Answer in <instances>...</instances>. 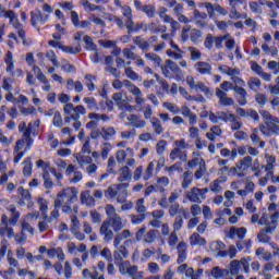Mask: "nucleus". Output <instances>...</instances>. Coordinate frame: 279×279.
I'll return each instance as SVG.
<instances>
[{
  "instance_id": "nucleus-63",
  "label": "nucleus",
  "mask_w": 279,
  "mask_h": 279,
  "mask_svg": "<svg viewBox=\"0 0 279 279\" xmlns=\"http://www.w3.org/2000/svg\"><path fill=\"white\" fill-rule=\"evenodd\" d=\"M82 5H83L85 12H95V11L99 10V7L88 2V0H83Z\"/></svg>"
},
{
  "instance_id": "nucleus-21",
  "label": "nucleus",
  "mask_w": 279,
  "mask_h": 279,
  "mask_svg": "<svg viewBox=\"0 0 279 279\" xmlns=\"http://www.w3.org/2000/svg\"><path fill=\"white\" fill-rule=\"evenodd\" d=\"M216 96L219 99V105L220 106H234V99L228 97V94L219 88L216 89Z\"/></svg>"
},
{
  "instance_id": "nucleus-44",
  "label": "nucleus",
  "mask_w": 279,
  "mask_h": 279,
  "mask_svg": "<svg viewBox=\"0 0 279 279\" xmlns=\"http://www.w3.org/2000/svg\"><path fill=\"white\" fill-rule=\"evenodd\" d=\"M19 131L23 133L24 138H29L33 131V125L31 123L27 126L25 122H21L19 125Z\"/></svg>"
},
{
  "instance_id": "nucleus-7",
  "label": "nucleus",
  "mask_w": 279,
  "mask_h": 279,
  "mask_svg": "<svg viewBox=\"0 0 279 279\" xmlns=\"http://www.w3.org/2000/svg\"><path fill=\"white\" fill-rule=\"evenodd\" d=\"M278 219H279V211L268 215L263 214V216L259 219V226H266V232H274L276 228L278 227Z\"/></svg>"
},
{
  "instance_id": "nucleus-10",
  "label": "nucleus",
  "mask_w": 279,
  "mask_h": 279,
  "mask_svg": "<svg viewBox=\"0 0 279 279\" xmlns=\"http://www.w3.org/2000/svg\"><path fill=\"white\" fill-rule=\"evenodd\" d=\"M112 99L113 101H117V106L120 108V110H125V112H134V106L130 105L132 97L123 98L122 93H117L113 94Z\"/></svg>"
},
{
  "instance_id": "nucleus-19",
  "label": "nucleus",
  "mask_w": 279,
  "mask_h": 279,
  "mask_svg": "<svg viewBox=\"0 0 279 279\" xmlns=\"http://www.w3.org/2000/svg\"><path fill=\"white\" fill-rule=\"evenodd\" d=\"M7 210L8 213H11L10 218L8 217V223L13 227L17 226L19 219H21V211H19L14 205H9Z\"/></svg>"
},
{
  "instance_id": "nucleus-48",
  "label": "nucleus",
  "mask_w": 279,
  "mask_h": 279,
  "mask_svg": "<svg viewBox=\"0 0 279 279\" xmlns=\"http://www.w3.org/2000/svg\"><path fill=\"white\" fill-rule=\"evenodd\" d=\"M169 178L167 177H161L157 180V189L159 191V193H165V189H167V186H169Z\"/></svg>"
},
{
  "instance_id": "nucleus-9",
  "label": "nucleus",
  "mask_w": 279,
  "mask_h": 279,
  "mask_svg": "<svg viewBox=\"0 0 279 279\" xmlns=\"http://www.w3.org/2000/svg\"><path fill=\"white\" fill-rule=\"evenodd\" d=\"M206 193H208L207 187H193L186 193V197L193 204H202V201L206 199Z\"/></svg>"
},
{
  "instance_id": "nucleus-60",
  "label": "nucleus",
  "mask_w": 279,
  "mask_h": 279,
  "mask_svg": "<svg viewBox=\"0 0 279 279\" xmlns=\"http://www.w3.org/2000/svg\"><path fill=\"white\" fill-rule=\"evenodd\" d=\"M84 179V174H82V171H75L72 177H70L69 182L70 184H80L82 180Z\"/></svg>"
},
{
  "instance_id": "nucleus-52",
  "label": "nucleus",
  "mask_w": 279,
  "mask_h": 279,
  "mask_svg": "<svg viewBox=\"0 0 279 279\" xmlns=\"http://www.w3.org/2000/svg\"><path fill=\"white\" fill-rule=\"evenodd\" d=\"M182 155L186 158V151H182L180 148H174L170 153V160H178V158H180V160H184Z\"/></svg>"
},
{
  "instance_id": "nucleus-14",
  "label": "nucleus",
  "mask_w": 279,
  "mask_h": 279,
  "mask_svg": "<svg viewBox=\"0 0 279 279\" xmlns=\"http://www.w3.org/2000/svg\"><path fill=\"white\" fill-rule=\"evenodd\" d=\"M49 21V14H44L40 9H35L31 12V23L33 27H38V25H45Z\"/></svg>"
},
{
  "instance_id": "nucleus-53",
  "label": "nucleus",
  "mask_w": 279,
  "mask_h": 279,
  "mask_svg": "<svg viewBox=\"0 0 279 279\" xmlns=\"http://www.w3.org/2000/svg\"><path fill=\"white\" fill-rule=\"evenodd\" d=\"M37 204L39 206V210L41 213V216L45 217V215H47V211L49 210V206H48L47 201L43 197H39L37 199Z\"/></svg>"
},
{
  "instance_id": "nucleus-64",
  "label": "nucleus",
  "mask_w": 279,
  "mask_h": 279,
  "mask_svg": "<svg viewBox=\"0 0 279 279\" xmlns=\"http://www.w3.org/2000/svg\"><path fill=\"white\" fill-rule=\"evenodd\" d=\"M277 85H268L267 88L270 95H279V76L275 80Z\"/></svg>"
},
{
  "instance_id": "nucleus-54",
  "label": "nucleus",
  "mask_w": 279,
  "mask_h": 279,
  "mask_svg": "<svg viewBox=\"0 0 279 279\" xmlns=\"http://www.w3.org/2000/svg\"><path fill=\"white\" fill-rule=\"evenodd\" d=\"M33 71L37 74V80L41 82V84H47V82H49V80H47V76L45 75V73H43V70H40L39 66L34 65Z\"/></svg>"
},
{
  "instance_id": "nucleus-42",
  "label": "nucleus",
  "mask_w": 279,
  "mask_h": 279,
  "mask_svg": "<svg viewBox=\"0 0 279 279\" xmlns=\"http://www.w3.org/2000/svg\"><path fill=\"white\" fill-rule=\"evenodd\" d=\"M156 255V247H148L142 251V263H147L149 258Z\"/></svg>"
},
{
  "instance_id": "nucleus-25",
  "label": "nucleus",
  "mask_w": 279,
  "mask_h": 279,
  "mask_svg": "<svg viewBox=\"0 0 279 279\" xmlns=\"http://www.w3.org/2000/svg\"><path fill=\"white\" fill-rule=\"evenodd\" d=\"M228 182V177H219L218 179L214 180L210 185H209V190L213 193H221V191L223 190V187L221 186V184Z\"/></svg>"
},
{
  "instance_id": "nucleus-50",
  "label": "nucleus",
  "mask_w": 279,
  "mask_h": 279,
  "mask_svg": "<svg viewBox=\"0 0 279 279\" xmlns=\"http://www.w3.org/2000/svg\"><path fill=\"white\" fill-rule=\"evenodd\" d=\"M247 86L251 88V90H254L255 93L258 92V89L262 86V82L259 81L258 77H252L250 78V81L247 82Z\"/></svg>"
},
{
  "instance_id": "nucleus-18",
  "label": "nucleus",
  "mask_w": 279,
  "mask_h": 279,
  "mask_svg": "<svg viewBox=\"0 0 279 279\" xmlns=\"http://www.w3.org/2000/svg\"><path fill=\"white\" fill-rule=\"evenodd\" d=\"M34 144V140L32 138H22V140H19L16 143H15V147H14V151H29V149H32V145Z\"/></svg>"
},
{
  "instance_id": "nucleus-47",
  "label": "nucleus",
  "mask_w": 279,
  "mask_h": 279,
  "mask_svg": "<svg viewBox=\"0 0 279 279\" xmlns=\"http://www.w3.org/2000/svg\"><path fill=\"white\" fill-rule=\"evenodd\" d=\"M83 101L86 104L88 110H99V105L97 104V99H95V97H85Z\"/></svg>"
},
{
  "instance_id": "nucleus-5",
  "label": "nucleus",
  "mask_w": 279,
  "mask_h": 279,
  "mask_svg": "<svg viewBox=\"0 0 279 279\" xmlns=\"http://www.w3.org/2000/svg\"><path fill=\"white\" fill-rule=\"evenodd\" d=\"M63 112L68 114L65 123H71V121H80V114H86V108L82 105L74 107L73 104H68L63 107Z\"/></svg>"
},
{
  "instance_id": "nucleus-59",
  "label": "nucleus",
  "mask_w": 279,
  "mask_h": 279,
  "mask_svg": "<svg viewBox=\"0 0 279 279\" xmlns=\"http://www.w3.org/2000/svg\"><path fill=\"white\" fill-rule=\"evenodd\" d=\"M12 84H14V78L12 77H4L2 81V88L7 90V93H12Z\"/></svg>"
},
{
  "instance_id": "nucleus-49",
  "label": "nucleus",
  "mask_w": 279,
  "mask_h": 279,
  "mask_svg": "<svg viewBox=\"0 0 279 279\" xmlns=\"http://www.w3.org/2000/svg\"><path fill=\"white\" fill-rule=\"evenodd\" d=\"M142 12H144L148 19H154V16H156V5L146 4L142 8Z\"/></svg>"
},
{
  "instance_id": "nucleus-22",
  "label": "nucleus",
  "mask_w": 279,
  "mask_h": 279,
  "mask_svg": "<svg viewBox=\"0 0 279 279\" xmlns=\"http://www.w3.org/2000/svg\"><path fill=\"white\" fill-rule=\"evenodd\" d=\"M4 64L5 72L9 73V75H11L16 65L14 61V54L10 50H8L7 53L4 54Z\"/></svg>"
},
{
  "instance_id": "nucleus-16",
  "label": "nucleus",
  "mask_w": 279,
  "mask_h": 279,
  "mask_svg": "<svg viewBox=\"0 0 279 279\" xmlns=\"http://www.w3.org/2000/svg\"><path fill=\"white\" fill-rule=\"evenodd\" d=\"M276 156L270 154H265V162L266 165L263 166V169L266 172V178H269L276 170Z\"/></svg>"
},
{
  "instance_id": "nucleus-33",
  "label": "nucleus",
  "mask_w": 279,
  "mask_h": 279,
  "mask_svg": "<svg viewBox=\"0 0 279 279\" xmlns=\"http://www.w3.org/2000/svg\"><path fill=\"white\" fill-rule=\"evenodd\" d=\"M256 256H258L259 260H269L274 259V254L271 252H266L264 247H259L255 251Z\"/></svg>"
},
{
  "instance_id": "nucleus-57",
  "label": "nucleus",
  "mask_w": 279,
  "mask_h": 279,
  "mask_svg": "<svg viewBox=\"0 0 279 279\" xmlns=\"http://www.w3.org/2000/svg\"><path fill=\"white\" fill-rule=\"evenodd\" d=\"M61 51H63V53H72L73 56H75V53H80V51H82V47L76 46H62L61 47Z\"/></svg>"
},
{
  "instance_id": "nucleus-38",
  "label": "nucleus",
  "mask_w": 279,
  "mask_h": 279,
  "mask_svg": "<svg viewBox=\"0 0 279 279\" xmlns=\"http://www.w3.org/2000/svg\"><path fill=\"white\" fill-rule=\"evenodd\" d=\"M124 73L129 80H132V82H143V77L132 68H125Z\"/></svg>"
},
{
  "instance_id": "nucleus-13",
  "label": "nucleus",
  "mask_w": 279,
  "mask_h": 279,
  "mask_svg": "<svg viewBox=\"0 0 279 279\" xmlns=\"http://www.w3.org/2000/svg\"><path fill=\"white\" fill-rule=\"evenodd\" d=\"M14 229L8 223V215L2 214L0 219V236H5L7 239H14Z\"/></svg>"
},
{
  "instance_id": "nucleus-27",
  "label": "nucleus",
  "mask_w": 279,
  "mask_h": 279,
  "mask_svg": "<svg viewBox=\"0 0 279 279\" xmlns=\"http://www.w3.org/2000/svg\"><path fill=\"white\" fill-rule=\"evenodd\" d=\"M229 5H231V11L229 14L230 19L235 21H239V19H247L246 13L241 14L239 11H236V0H229Z\"/></svg>"
},
{
  "instance_id": "nucleus-29",
  "label": "nucleus",
  "mask_w": 279,
  "mask_h": 279,
  "mask_svg": "<svg viewBox=\"0 0 279 279\" xmlns=\"http://www.w3.org/2000/svg\"><path fill=\"white\" fill-rule=\"evenodd\" d=\"M229 274H230V270L223 269L219 266L214 267L210 271L211 278H215V279L226 278L227 276H229Z\"/></svg>"
},
{
  "instance_id": "nucleus-56",
  "label": "nucleus",
  "mask_w": 279,
  "mask_h": 279,
  "mask_svg": "<svg viewBox=\"0 0 279 279\" xmlns=\"http://www.w3.org/2000/svg\"><path fill=\"white\" fill-rule=\"evenodd\" d=\"M229 271H230L231 276L239 275V271H241V262L232 260L230 264Z\"/></svg>"
},
{
  "instance_id": "nucleus-20",
  "label": "nucleus",
  "mask_w": 279,
  "mask_h": 279,
  "mask_svg": "<svg viewBox=\"0 0 279 279\" xmlns=\"http://www.w3.org/2000/svg\"><path fill=\"white\" fill-rule=\"evenodd\" d=\"M100 234L105 238V241H112L114 239V232H112V225L110 221H104L100 226Z\"/></svg>"
},
{
  "instance_id": "nucleus-35",
  "label": "nucleus",
  "mask_w": 279,
  "mask_h": 279,
  "mask_svg": "<svg viewBox=\"0 0 279 279\" xmlns=\"http://www.w3.org/2000/svg\"><path fill=\"white\" fill-rule=\"evenodd\" d=\"M190 244L193 246H204L206 244V239L202 238L198 233H193L190 236Z\"/></svg>"
},
{
  "instance_id": "nucleus-55",
  "label": "nucleus",
  "mask_w": 279,
  "mask_h": 279,
  "mask_svg": "<svg viewBox=\"0 0 279 279\" xmlns=\"http://www.w3.org/2000/svg\"><path fill=\"white\" fill-rule=\"evenodd\" d=\"M133 41L137 47H140V49H142V51H147V49H149V43L141 37H135Z\"/></svg>"
},
{
  "instance_id": "nucleus-39",
  "label": "nucleus",
  "mask_w": 279,
  "mask_h": 279,
  "mask_svg": "<svg viewBox=\"0 0 279 279\" xmlns=\"http://www.w3.org/2000/svg\"><path fill=\"white\" fill-rule=\"evenodd\" d=\"M47 254L49 258H59V260H64V251H62V247L57 248H50L47 251Z\"/></svg>"
},
{
  "instance_id": "nucleus-61",
  "label": "nucleus",
  "mask_w": 279,
  "mask_h": 279,
  "mask_svg": "<svg viewBox=\"0 0 279 279\" xmlns=\"http://www.w3.org/2000/svg\"><path fill=\"white\" fill-rule=\"evenodd\" d=\"M117 159L114 157H109L107 162V171L108 173H113L116 175L117 170H114V167H117Z\"/></svg>"
},
{
  "instance_id": "nucleus-17",
  "label": "nucleus",
  "mask_w": 279,
  "mask_h": 279,
  "mask_svg": "<svg viewBox=\"0 0 279 279\" xmlns=\"http://www.w3.org/2000/svg\"><path fill=\"white\" fill-rule=\"evenodd\" d=\"M126 121L128 123H125V125H130L131 128L143 129L147 125V122L141 119L137 114H129Z\"/></svg>"
},
{
  "instance_id": "nucleus-1",
  "label": "nucleus",
  "mask_w": 279,
  "mask_h": 279,
  "mask_svg": "<svg viewBox=\"0 0 279 279\" xmlns=\"http://www.w3.org/2000/svg\"><path fill=\"white\" fill-rule=\"evenodd\" d=\"M80 191L76 187H66L58 193L54 199L56 208L62 207L64 213L71 211V204H75L77 202V195Z\"/></svg>"
},
{
  "instance_id": "nucleus-62",
  "label": "nucleus",
  "mask_w": 279,
  "mask_h": 279,
  "mask_svg": "<svg viewBox=\"0 0 279 279\" xmlns=\"http://www.w3.org/2000/svg\"><path fill=\"white\" fill-rule=\"evenodd\" d=\"M262 49L265 53H267L268 56H276L278 53V48H276L275 46L269 47V45L267 44H263L262 45Z\"/></svg>"
},
{
  "instance_id": "nucleus-40",
  "label": "nucleus",
  "mask_w": 279,
  "mask_h": 279,
  "mask_svg": "<svg viewBox=\"0 0 279 279\" xmlns=\"http://www.w3.org/2000/svg\"><path fill=\"white\" fill-rule=\"evenodd\" d=\"M130 236H132V232L128 229L118 234L113 241L114 247H119L121 245V241H123V239H130Z\"/></svg>"
},
{
  "instance_id": "nucleus-31",
  "label": "nucleus",
  "mask_w": 279,
  "mask_h": 279,
  "mask_svg": "<svg viewBox=\"0 0 279 279\" xmlns=\"http://www.w3.org/2000/svg\"><path fill=\"white\" fill-rule=\"evenodd\" d=\"M17 193H19V195H21V197L24 202H28L27 208H32V206H34V203L32 202V194L29 193V191L24 190L23 186H20L17 189Z\"/></svg>"
},
{
  "instance_id": "nucleus-43",
  "label": "nucleus",
  "mask_w": 279,
  "mask_h": 279,
  "mask_svg": "<svg viewBox=\"0 0 279 279\" xmlns=\"http://www.w3.org/2000/svg\"><path fill=\"white\" fill-rule=\"evenodd\" d=\"M181 180L182 189H189V186L193 184V174H191V172H184Z\"/></svg>"
},
{
  "instance_id": "nucleus-3",
  "label": "nucleus",
  "mask_w": 279,
  "mask_h": 279,
  "mask_svg": "<svg viewBox=\"0 0 279 279\" xmlns=\"http://www.w3.org/2000/svg\"><path fill=\"white\" fill-rule=\"evenodd\" d=\"M129 186V183L113 184L109 186V189L105 192V197H108V199L117 198V202H119V204H123V202H125L128 197Z\"/></svg>"
},
{
  "instance_id": "nucleus-51",
  "label": "nucleus",
  "mask_w": 279,
  "mask_h": 279,
  "mask_svg": "<svg viewBox=\"0 0 279 279\" xmlns=\"http://www.w3.org/2000/svg\"><path fill=\"white\" fill-rule=\"evenodd\" d=\"M46 58H47V60H49L51 62V64H53V66H56V69H58V66H60V62L58 61V56L56 54V52L53 50L47 51Z\"/></svg>"
},
{
  "instance_id": "nucleus-32",
  "label": "nucleus",
  "mask_w": 279,
  "mask_h": 279,
  "mask_svg": "<svg viewBox=\"0 0 279 279\" xmlns=\"http://www.w3.org/2000/svg\"><path fill=\"white\" fill-rule=\"evenodd\" d=\"M193 156L194 158L187 162V167H190V169H193V167H197V165H199V167L206 165V161L204 160V158L201 157L199 151L193 153Z\"/></svg>"
},
{
  "instance_id": "nucleus-4",
  "label": "nucleus",
  "mask_w": 279,
  "mask_h": 279,
  "mask_svg": "<svg viewBox=\"0 0 279 279\" xmlns=\"http://www.w3.org/2000/svg\"><path fill=\"white\" fill-rule=\"evenodd\" d=\"M7 19H9L10 25H12V27L17 31L19 38H21L24 47H29V45H32V40H28L27 37H25L23 24H21V22L19 21V16H16V13L12 10H9Z\"/></svg>"
},
{
  "instance_id": "nucleus-15",
  "label": "nucleus",
  "mask_w": 279,
  "mask_h": 279,
  "mask_svg": "<svg viewBox=\"0 0 279 279\" xmlns=\"http://www.w3.org/2000/svg\"><path fill=\"white\" fill-rule=\"evenodd\" d=\"M223 40H226L225 35L215 37L211 34H208L204 41V46L206 49H211L215 45L217 49H221L223 47Z\"/></svg>"
},
{
  "instance_id": "nucleus-37",
  "label": "nucleus",
  "mask_w": 279,
  "mask_h": 279,
  "mask_svg": "<svg viewBox=\"0 0 279 279\" xmlns=\"http://www.w3.org/2000/svg\"><path fill=\"white\" fill-rule=\"evenodd\" d=\"M233 90L240 95L241 98H239L238 102L240 104V106H245V104H247V100L245 99L247 97V92L245 90V88L241 87V86H235L233 87Z\"/></svg>"
},
{
  "instance_id": "nucleus-23",
  "label": "nucleus",
  "mask_w": 279,
  "mask_h": 279,
  "mask_svg": "<svg viewBox=\"0 0 279 279\" xmlns=\"http://www.w3.org/2000/svg\"><path fill=\"white\" fill-rule=\"evenodd\" d=\"M132 180V171L128 166H123L118 170V182H130Z\"/></svg>"
},
{
  "instance_id": "nucleus-30",
  "label": "nucleus",
  "mask_w": 279,
  "mask_h": 279,
  "mask_svg": "<svg viewBox=\"0 0 279 279\" xmlns=\"http://www.w3.org/2000/svg\"><path fill=\"white\" fill-rule=\"evenodd\" d=\"M177 250L179 256L177 263L182 265L186 260V244L184 242L179 243Z\"/></svg>"
},
{
  "instance_id": "nucleus-34",
  "label": "nucleus",
  "mask_w": 279,
  "mask_h": 279,
  "mask_svg": "<svg viewBox=\"0 0 279 279\" xmlns=\"http://www.w3.org/2000/svg\"><path fill=\"white\" fill-rule=\"evenodd\" d=\"M81 202L85 206H95V197L90 194V191H84L81 194Z\"/></svg>"
},
{
  "instance_id": "nucleus-11",
  "label": "nucleus",
  "mask_w": 279,
  "mask_h": 279,
  "mask_svg": "<svg viewBox=\"0 0 279 279\" xmlns=\"http://www.w3.org/2000/svg\"><path fill=\"white\" fill-rule=\"evenodd\" d=\"M208 117L211 123H221V121L228 123V121H233L234 113H231L230 111H217L210 112Z\"/></svg>"
},
{
  "instance_id": "nucleus-24",
  "label": "nucleus",
  "mask_w": 279,
  "mask_h": 279,
  "mask_svg": "<svg viewBox=\"0 0 279 279\" xmlns=\"http://www.w3.org/2000/svg\"><path fill=\"white\" fill-rule=\"evenodd\" d=\"M143 25V23H135L133 17H126L124 23V27H126L129 34H132V32H141Z\"/></svg>"
},
{
  "instance_id": "nucleus-46",
  "label": "nucleus",
  "mask_w": 279,
  "mask_h": 279,
  "mask_svg": "<svg viewBox=\"0 0 279 279\" xmlns=\"http://www.w3.org/2000/svg\"><path fill=\"white\" fill-rule=\"evenodd\" d=\"M113 136H117V130L112 126L102 128V137L105 141H110Z\"/></svg>"
},
{
  "instance_id": "nucleus-12",
  "label": "nucleus",
  "mask_w": 279,
  "mask_h": 279,
  "mask_svg": "<svg viewBox=\"0 0 279 279\" xmlns=\"http://www.w3.org/2000/svg\"><path fill=\"white\" fill-rule=\"evenodd\" d=\"M225 234L227 239H231V241H234V239H240V241H243V239L247 236V229L244 227H231L225 231Z\"/></svg>"
},
{
  "instance_id": "nucleus-28",
  "label": "nucleus",
  "mask_w": 279,
  "mask_h": 279,
  "mask_svg": "<svg viewBox=\"0 0 279 279\" xmlns=\"http://www.w3.org/2000/svg\"><path fill=\"white\" fill-rule=\"evenodd\" d=\"M195 69L201 75H208L213 71V65L208 62L199 61L195 64Z\"/></svg>"
},
{
  "instance_id": "nucleus-6",
  "label": "nucleus",
  "mask_w": 279,
  "mask_h": 279,
  "mask_svg": "<svg viewBox=\"0 0 279 279\" xmlns=\"http://www.w3.org/2000/svg\"><path fill=\"white\" fill-rule=\"evenodd\" d=\"M136 241H143L148 245L155 243L158 239V230L151 229L147 232V227L143 226L136 233H135Z\"/></svg>"
},
{
  "instance_id": "nucleus-36",
  "label": "nucleus",
  "mask_w": 279,
  "mask_h": 279,
  "mask_svg": "<svg viewBox=\"0 0 279 279\" xmlns=\"http://www.w3.org/2000/svg\"><path fill=\"white\" fill-rule=\"evenodd\" d=\"M108 221H110V225L112 226L114 232H119L123 230V228H125V223H123V221L121 220V216H116Z\"/></svg>"
},
{
  "instance_id": "nucleus-26",
  "label": "nucleus",
  "mask_w": 279,
  "mask_h": 279,
  "mask_svg": "<svg viewBox=\"0 0 279 279\" xmlns=\"http://www.w3.org/2000/svg\"><path fill=\"white\" fill-rule=\"evenodd\" d=\"M73 157L80 165L81 169H84L85 165H90V162H93V157L86 155V153L74 154Z\"/></svg>"
},
{
  "instance_id": "nucleus-45",
  "label": "nucleus",
  "mask_w": 279,
  "mask_h": 279,
  "mask_svg": "<svg viewBox=\"0 0 279 279\" xmlns=\"http://www.w3.org/2000/svg\"><path fill=\"white\" fill-rule=\"evenodd\" d=\"M252 157L251 156H246L244 158H242L241 160H239L240 165H242V167L244 168V170L247 171V169H250L252 167V171H256L258 168L256 166H252Z\"/></svg>"
},
{
  "instance_id": "nucleus-58",
  "label": "nucleus",
  "mask_w": 279,
  "mask_h": 279,
  "mask_svg": "<svg viewBox=\"0 0 279 279\" xmlns=\"http://www.w3.org/2000/svg\"><path fill=\"white\" fill-rule=\"evenodd\" d=\"M218 69L220 73H225L226 75H239V70L232 69L228 65H221Z\"/></svg>"
},
{
  "instance_id": "nucleus-41",
  "label": "nucleus",
  "mask_w": 279,
  "mask_h": 279,
  "mask_svg": "<svg viewBox=\"0 0 279 279\" xmlns=\"http://www.w3.org/2000/svg\"><path fill=\"white\" fill-rule=\"evenodd\" d=\"M150 123L153 125V130L155 134H162L165 132V128H162V122L158 118H151Z\"/></svg>"
},
{
  "instance_id": "nucleus-8",
  "label": "nucleus",
  "mask_w": 279,
  "mask_h": 279,
  "mask_svg": "<svg viewBox=\"0 0 279 279\" xmlns=\"http://www.w3.org/2000/svg\"><path fill=\"white\" fill-rule=\"evenodd\" d=\"M122 86H125L126 90L131 93V95H134L135 104L136 106H145V97H143V92L141 88H138L134 83L131 81L124 80L122 82Z\"/></svg>"
},
{
  "instance_id": "nucleus-2",
  "label": "nucleus",
  "mask_w": 279,
  "mask_h": 279,
  "mask_svg": "<svg viewBox=\"0 0 279 279\" xmlns=\"http://www.w3.org/2000/svg\"><path fill=\"white\" fill-rule=\"evenodd\" d=\"M259 114L264 120V124L259 125V131L264 136H271V134H279V119L271 116V113L265 109L259 110Z\"/></svg>"
}]
</instances>
